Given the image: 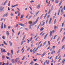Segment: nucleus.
I'll list each match as a JSON object with an SVG mask.
<instances>
[{"label":"nucleus","mask_w":65,"mask_h":65,"mask_svg":"<svg viewBox=\"0 0 65 65\" xmlns=\"http://www.w3.org/2000/svg\"><path fill=\"white\" fill-rule=\"evenodd\" d=\"M65 39V36H64L62 40V42H63V41H64V40Z\"/></svg>","instance_id":"24"},{"label":"nucleus","mask_w":65,"mask_h":65,"mask_svg":"<svg viewBox=\"0 0 65 65\" xmlns=\"http://www.w3.org/2000/svg\"><path fill=\"white\" fill-rule=\"evenodd\" d=\"M39 48V46H38L37 47L36 49L35 50V52H36V51H37L38 49V48Z\"/></svg>","instance_id":"20"},{"label":"nucleus","mask_w":65,"mask_h":65,"mask_svg":"<svg viewBox=\"0 0 65 65\" xmlns=\"http://www.w3.org/2000/svg\"><path fill=\"white\" fill-rule=\"evenodd\" d=\"M47 13H46L44 17V19L46 17V16L47 15Z\"/></svg>","instance_id":"16"},{"label":"nucleus","mask_w":65,"mask_h":65,"mask_svg":"<svg viewBox=\"0 0 65 65\" xmlns=\"http://www.w3.org/2000/svg\"><path fill=\"white\" fill-rule=\"evenodd\" d=\"M46 41H45V42L44 43V44H43V46L45 44H46Z\"/></svg>","instance_id":"28"},{"label":"nucleus","mask_w":65,"mask_h":65,"mask_svg":"<svg viewBox=\"0 0 65 65\" xmlns=\"http://www.w3.org/2000/svg\"><path fill=\"white\" fill-rule=\"evenodd\" d=\"M56 19H55L54 22V24H56Z\"/></svg>","instance_id":"43"},{"label":"nucleus","mask_w":65,"mask_h":65,"mask_svg":"<svg viewBox=\"0 0 65 65\" xmlns=\"http://www.w3.org/2000/svg\"><path fill=\"white\" fill-rule=\"evenodd\" d=\"M23 43H24V42H23V41H22L21 42V45H22V44H23Z\"/></svg>","instance_id":"37"},{"label":"nucleus","mask_w":65,"mask_h":65,"mask_svg":"<svg viewBox=\"0 0 65 65\" xmlns=\"http://www.w3.org/2000/svg\"><path fill=\"white\" fill-rule=\"evenodd\" d=\"M38 38H39L38 37H37V38H36V39H35L36 41H37V40L38 39Z\"/></svg>","instance_id":"62"},{"label":"nucleus","mask_w":65,"mask_h":65,"mask_svg":"<svg viewBox=\"0 0 65 65\" xmlns=\"http://www.w3.org/2000/svg\"><path fill=\"white\" fill-rule=\"evenodd\" d=\"M18 59H19V58H17L16 59V60H15L16 62H17V60H18Z\"/></svg>","instance_id":"42"},{"label":"nucleus","mask_w":65,"mask_h":65,"mask_svg":"<svg viewBox=\"0 0 65 65\" xmlns=\"http://www.w3.org/2000/svg\"><path fill=\"white\" fill-rule=\"evenodd\" d=\"M32 25L33 26L34 25L33 24H30L29 26V29H31V26H32Z\"/></svg>","instance_id":"23"},{"label":"nucleus","mask_w":65,"mask_h":65,"mask_svg":"<svg viewBox=\"0 0 65 65\" xmlns=\"http://www.w3.org/2000/svg\"><path fill=\"white\" fill-rule=\"evenodd\" d=\"M44 34H45V33H44L42 35L43 36Z\"/></svg>","instance_id":"59"},{"label":"nucleus","mask_w":65,"mask_h":65,"mask_svg":"<svg viewBox=\"0 0 65 65\" xmlns=\"http://www.w3.org/2000/svg\"><path fill=\"white\" fill-rule=\"evenodd\" d=\"M3 52L4 53H6V51L5 50V49H4L3 50Z\"/></svg>","instance_id":"53"},{"label":"nucleus","mask_w":65,"mask_h":65,"mask_svg":"<svg viewBox=\"0 0 65 65\" xmlns=\"http://www.w3.org/2000/svg\"><path fill=\"white\" fill-rule=\"evenodd\" d=\"M65 58L64 59V60L63 59L62 61V63L63 64H64L65 63Z\"/></svg>","instance_id":"14"},{"label":"nucleus","mask_w":65,"mask_h":65,"mask_svg":"<svg viewBox=\"0 0 65 65\" xmlns=\"http://www.w3.org/2000/svg\"><path fill=\"white\" fill-rule=\"evenodd\" d=\"M30 13L31 14H33V13H32V11H30Z\"/></svg>","instance_id":"38"},{"label":"nucleus","mask_w":65,"mask_h":65,"mask_svg":"<svg viewBox=\"0 0 65 65\" xmlns=\"http://www.w3.org/2000/svg\"><path fill=\"white\" fill-rule=\"evenodd\" d=\"M10 15L11 17H13V14L12 13H11Z\"/></svg>","instance_id":"34"},{"label":"nucleus","mask_w":65,"mask_h":65,"mask_svg":"<svg viewBox=\"0 0 65 65\" xmlns=\"http://www.w3.org/2000/svg\"><path fill=\"white\" fill-rule=\"evenodd\" d=\"M15 7V5H14L13 6V5L12 6V8H13V7Z\"/></svg>","instance_id":"54"},{"label":"nucleus","mask_w":65,"mask_h":65,"mask_svg":"<svg viewBox=\"0 0 65 65\" xmlns=\"http://www.w3.org/2000/svg\"><path fill=\"white\" fill-rule=\"evenodd\" d=\"M37 9H39L40 7V5H38L37 6Z\"/></svg>","instance_id":"6"},{"label":"nucleus","mask_w":65,"mask_h":65,"mask_svg":"<svg viewBox=\"0 0 65 65\" xmlns=\"http://www.w3.org/2000/svg\"><path fill=\"white\" fill-rule=\"evenodd\" d=\"M2 38H3L4 39H5V37L4 36H3L2 37Z\"/></svg>","instance_id":"32"},{"label":"nucleus","mask_w":65,"mask_h":65,"mask_svg":"<svg viewBox=\"0 0 65 65\" xmlns=\"http://www.w3.org/2000/svg\"><path fill=\"white\" fill-rule=\"evenodd\" d=\"M24 17V15H21V17H20L21 19L22 18H23Z\"/></svg>","instance_id":"26"},{"label":"nucleus","mask_w":65,"mask_h":65,"mask_svg":"<svg viewBox=\"0 0 65 65\" xmlns=\"http://www.w3.org/2000/svg\"><path fill=\"white\" fill-rule=\"evenodd\" d=\"M24 59H25V56H23L22 59V61H23V60H24Z\"/></svg>","instance_id":"45"},{"label":"nucleus","mask_w":65,"mask_h":65,"mask_svg":"<svg viewBox=\"0 0 65 65\" xmlns=\"http://www.w3.org/2000/svg\"><path fill=\"white\" fill-rule=\"evenodd\" d=\"M62 2H63V1H62V0L61 1L59 5V6H60V5H61V4H62Z\"/></svg>","instance_id":"9"},{"label":"nucleus","mask_w":65,"mask_h":65,"mask_svg":"<svg viewBox=\"0 0 65 65\" xmlns=\"http://www.w3.org/2000/svg\"><path fill=\"white\" fill-rule=\"evenodd\" d=\"M20 14H21V13H19L18 16H20Z\"/></svg>","instance_id":"60"},{"label":"nucleus","mask_w":65,"mask_h":65,"mask_svg":"<svg viewBox=\"0 0 65 65\" xmlns=\"http://www.w3.org/2000/svg\"><path fill=\"white\" fill-rule=\"evenodd\" d=\"M28 23L29 24H31L32 23V21H29L28 22Z\"/></svg>","instance_id":"33"},{"label":"nucleus","mask_w":65,"mask_h":65,"mask_svg":"<svg viewBox=\"0 0 65 65\" xmlns=\"http://www.w3.org/2000/svg\"><path fill=\"white\" fill-rule=\"evenodd\" d=\"M43 33V32H41L40 34V35H41Z\"/></svg>","instance_id":"57"},{"label":"nucleus","mask_w":65,"mask_h":65,"mask_svg":"<svg viewBox=\"0 0 65 65\" xmlns=\"http://www.w3.org/2000/svg\"><path fill=\"white\" fill-rule=\"evenodd\" d=\"M19 25L22 27H24V26H25V24H23V23H19Z\"/></svg>","instance_id":"4"},{"label":"nucleus","mask_w":65,"mask_h":65,"mask_svg":"<svg viewBox=\"0 0 65 65\" xmlns=\"http://www.w3.org/2000/svg\"><path fill=\"white\" fill-rule=\"evenodd\" d=\"M4 43L5 44V45H7V44L5 42V41H4Z\"/></svg>","instance_id":"31"},{"label":"nucleus","mask_w":65,"mask_h":65,"mask_svg":"<svg viewBox=\"0 0 65 65\" xmlns=\"http://www.w3.org/2000/svg\"><path fill=\"white\" fill-rule=\"evenodd\" d=\"M52 18L51 17L50 18L49 20V25H50V24H51V22H52Z\"/></svg>","instance_id":"3"},{"label":"nucleus","mask_w":65,"mask_h":65,"mask_svg":"<svg viewBox=\"0 0 65 65\" xmlns=\"http://www.w3.org/2000/svg\"><path fill=\"white\" fill-rule=\"evenodd\" d=\"M39 48V46H38L37 47L36 49L35 50V52H36V51H37L38 49V48Z\"/></svg>","instance_id":"19"},{"label":"nucleus","mask_w":65,"mask_h":65,"mask_svg":"<svg viewBox=\"0 0 65 65\" xmlns=\"http://www.w3.org/2000/svg\"><path fill=\"white\" fill-rule=\"evenodd\" d=\"M34 65H39V64H38L37 63H35V64Z\"/></svg>","instance_id":"64"},{"label":"nucleus","mask_w":65,"mask_h":65,"mask_svg":"<svg viewBox=\"0 0 65 65\" xmlns=\"http://www.w3.org/2000/svg\"><path fill=\"white\" fill-rule=\"evenodd\" d=\"M42 23H43V24L41 25V26H43L44 25V24H45V22H43V21L42 22Z\"/></svg>","instance_id":"17"},{"label":"nucleus","mask_w":65,"mask_h":65,"mask_svg":"<svg viewBox=\"0 0 65 65\" xmlns=\"http://www.w3.org/2000/svg\"><path fill=\"white\" fill-rule=\"evenodd\" d=\"M25 30H27V31H28V29L27 28H25Z\"/></svg>","instance_id":"52"},{"label":"nucleus","mask_w":65,"mask_h":65,"mask_svg":"<svg viewBox=\"0 0 65 65\" xmlns=\"http://www.w3.org/2000/svg\"><path fill=\"white\" fill-rule=\"evenodd\" d=\"M37 58L35 59H33V61H35V62H36V61H37Z\"/></svg>","instance_id":"35"},{"label":"nucleus","mask_w":65,"mask_h":65,"mask_svg":"<svg viewBox=\"0 0 65 65\" xmlns=\"http://www.w3.org/2000/svg\"><path fill=\"white\" fill-rule=\"evenodd\" d=\"M10 1H9V3H8V6H10Z\"/></svg>","instance_id":"25"},{"label":"nucleus","mask_w":65,"mask_h":65,"mask_svg":"<svg viewBox=\"0 0 65 65\" xmlns=\"http://www.w3.org/2000/svg\"><path fill=\"white\" fill-rule=\"evenodd\" d=\"M46 54V52H44L41 55V57L42 58Z\"/></svg>","instance_id":"2"},{"label":"nucleus","mask_w":65,"mask_h":65,"mask_svg":"<svg viewBox=\"0 0 65 65\" xmlns=\"http://www.w3.org/2000/svg\"><path fill=\"white\" fill-rule=\"evenodd\" d=\"M29 8L32 11H32V8H31V7H29Z\"/></svg>","instance_id":"44"},{"label":"nucleus","mask_w":65,"mask_h":65,"mask_svg":"<svg viewBox=\"0 0 65 65\" xmlns=\"http://www.w3.org/2000/svg\"><path fill=\"white\" fill-rule=\"evenodd\" d=\"M61 12H63V8H62V9H61Z\"/></svg>","instance_id":"48"},{"label":"nucleus","mask_w":65,"mask_h":65,"mask_svg":"<svg viewBox=\"0 0 65 65\" xmlns=\"http://www.w3.org/2000/svg\"><path fill=\"white\" fill-rule=\"evenodd\" d=\"M48 35V34H47L46 35H45V37L44 38V39H45L46 38V36H47Z\"/></svg>","instance_id":"8"},{"label":"nucleus","mask_w":65,"mask_h":65,"mask_svg":"<svg viewBox=\"0 0 65 65\" xmlns=\"http://www.w3.org/2000/svg\"><path fill=\"white\" fill-rule=\"evenodd\" d=\"M3 28V25H1V28L2 29Z\"/></svg>","instance_id":"46"},{"label":"nucleus","mask_w":65,"mask_h":65,"mask_svg":"<svg viewBox=\"0 0 65 65\" xmlns=\"http://www.w3.org/2000/svg\"><path fill=\"white\" fill-rule=\"evenodd\" d=\"M3 19H4L3 18H2L1 19V21H2V20H3Z\"/></svg>","instance_id":"61"},{"label":"nucleus","mask_w":65,"mask_h":65,"mask_svg":"<svg viewBox=\"0 0 65 65\" xmlns=\"http://www.w3.org/2000/svg\"><path fill=\"white\" fill-rule=\"evenodd\" d=\"M37 20H36L34 22V25H35L37 23Z\"/></svg>","instance_id":"18"},{"label":"nucleus","mask_w":65,"mask_h":65,"mask_svg":"<svg viewBox=\"0 0 65 65\" xmlns=\"http://www.w3.org/2000/svg\"><path fill=\"white\" fill-rule=\"evenodd\" d=\"M53 37H54V36H53L52 38H51V40H50V41H51L52 39H53Z\"/></svg>","instance_id":"49"},{"label":"nucleus","mask_w":65,"mask_h":65,"mask_svg":"<svg viewBox=\"0 0 65 65\" xmlns=\"http://www.w3.org/2000/svg\"><path fill=\"white\" fill-rule=\"evenodd\" d=\"M30 47H29L28 48L27 50V51H28L29 50H30Z\"/></svg>","instance_id":"56"},{"label":"nucleus","mask_w":65,"mask_h":65,"mask_svg":"<svg viewBox=\"0 0 65 65\" xmlns=\"http://www.w3.org/2000/svg\"><path fill=\"white\" fill-rule=\"evenodd\" d=\"M6 33V35H7V36H8V35H9V32H8V31H7Z\"/></svg>","instance_id":"10"},{"label":"nucleus","mask_w":65,"mask_h":65,"mask_svg":"<svg viewBox=\"0 0 65 65\" xmlns=\"http://www.w3.org/2000/svg\"><path fill=\"white\" fill-rule=\"evenodd\" d=\"M8 1V0H7L3 4V5L4 6L5 5V4H6V3Z\"/></svg>","instance_id":"12"},{"label":"nucleus","mask_w":65,"mask_h":65,"mask_svg":"<svg viewBox=\"0 0 65 65\" xmlns=\"http://www.w3.org/2000/svg\"><path fill=\"white\" fill-rule=\"evenodd\" d=\"M63 28H62L60 29V32L62 31V30H63Z\"/></svg>","instance_id":"58"},{"label":"nucleus","mask_w":65,"mask_h":65,"mask_svg":"<svg viewBox=\"0 0 65 65\" xmlns=\"http://www.w3.org/2000/svg\"><path fill=\"white\" fill-rule=\"evenodd\" d=\"M42 42V41H40L39 42L38 45H39V44H40V43H41Z\"/></svg>","instance_id":"50"},{"label":"nucleus","mask_w":65,"mask_h":65,"mask_svg":"<svg viewBox=\"0 0 65 65\" xmlns=\"http://www.w3.org/2000/svg\"><path fill=\"white\" fill-rule=\"evenodd\" d=\"M53 53H54V51H52L51 52V54L52 55L53 54Z\"/></svg>","instance_id":"47"},{"label":"nucleus","mask_w":65,"mask_h":65,"mask_svg":"<svg viewBox=\"0 0 65 65\" xmlns=\"http://www.w3.org/2000/svg\"><path fill=\"white\" fill-rule=\"evenodd\" d=\"M4 28H6V25H5V24H4Z\"/></svg>","instance_id":"40"},{"label":"nucleus","mask_w":65,"mask_h":65,"mask_svg":"<svg viewBox=\"0 0 65 65\" xmlns=\"http://www.w3.org/2000/svg\"><path fill=\"white\" fill-rule=\"evenodd\" d=\"M55 46H54L52 47V48L54 50V49L55 48Z\"/></svg>","instance_id":"55"},{"label":"nucleus","mask_w":65,"mask_h":65,"mask_svg":"<svg viewBox=\"0 0 65 65\" xmlns=\"http://www.w3.org/2000/svg\"><path fill=\"white\" fill-rule=\"evenodd\" d=\"M40 12V11H38L37 12L36 14V16L37 14H38L39 13V12Z\"/></svg>","instance_id":"21"},{"label":"nucleus","mask_w":65,"mask_h":65,"mask_svg":"<svg viewBox=\"0 0 65 65\" xmlns=\"http://www.w3.org/2000/svg\"><path fill=\"white\" fill-rule=\"evenodd\" d=\"M32 17V15H31L28 18V20H29V19H30V18H31Z\"/></svg>","instance_id":"30"},{"label":"nucleus","mask_w":65,"mask_h":65,"mask_svg":"<svg viewBox=\"0 0 65 65\" xmlns=\"http://www.w3.org/2000/svg\"><path fill=\"white\" fill-rule=\"evenodd\" d=\"M58 3H59V0H56L55 1V3L57 4Z\"/></svg>","instance_id":"15"},{"label":"nucleus","mask_w":65,"mask_h":65,"mask_svg":"<svg viewBox=\"0 0 65 65\" xmlns=\"http://www.w3.org/2000/svg\"><path fill=\"white\" fill-rule=\"evenodd\" d=\"M44 29V28L42 27H41L40 29V31H42Z\"/></svg>","instance_id":"27"},{"label":"nucleus","mask_w":65,"mask_h":65,"mask_svg":"<svg viewBox=\"0 0 65 65\" xmlns=\"http://www.w3.org/2000/svg\"><path fill=\"white\" fill-rule=\"evenodd\" d=\"M33 63V61H32L30 63V64H32Z\"/></svg>","instance_id":"63"},{"label":"nucleus","mask_w":65,"mask_h":65,"mask_svg":"<svg viewBox=\"0 0 65 65\" xmlns=\"http://www.w3.org/2000/svg\"><path fill=\"white\" fill-rule=\"evenodd\" d=\"M64 48V46L63 45L62 46V48H61V50H63Z\"/></svg>","instance_id":"39"},{"label":"nucleus","mask_w":65,"mask_h":65,"mask_svg":"<svg viewBox=\"0 0 65 65\" xmlns=\"http://www.w3.org/2000/svg\"><path fill=\"white\" fill-rule=\"evenodd\" d=\"M51 10L50 9L48 12V14H50V13H51Z\"/></svg>","instance_id":"22"},{"label":"nucleus","mask_w":65,"mask_h":65,"mask_svg":"<svg viewBox=\"0 0 65 65\" xmlns=\"http://www.w3.org/2000/svg\"><path fill=\"white\" fill-rule=\"evenodd\" d=\"M60 51H61V50L60 49H59L58 51L57 52V53L58 54V53H60Z\"/></svg>","instance_id":"29"},{"label":"nucleus","mask_w":65,"mask_h":65,"mask_svg":"<svg viewBox=\"0 0 65 65\" xmlns=\"http://www.w3.org/2000/svg\"><path fill=\"white\" fill-rule=\"evenodd\" d=\"M12 63H14V59H12Z\"/></svg>","instance_id":"13"},{"label":"nucleus","mask_w":65,"mask_h":65,"mask_svg":"<svg viewBox=\"0 0 65 65\" xmlns=\"http://www.w3.org/2000/svg\"><path fill=\"white\" fill-rule=\"evenodd\" d=\"M13 50H11V56H12V55H13Z\"/></svg>","instance_id":"7"},{"label":"nucleus","mask_w":65,"mask_h":65,"mask_svg":"<svg viewBox=\"0 0 65 65\" xmlns=\"http://www.w3.org/2000/svg\"><path fill=\"white\" fill-rule=\"evenodd\" d=\"M19 24H17L16 25V27L17 28L19 26Z\"/></svg>","instance_id":"36"},{"label":"nucleus","mask_w":65,"mask_h":65,"mask_svg":"<svg viewBox=\"0 0 65 65\" xmlns=\"http://www.w3.org/2000/svg\"><path fill=\"white\" fill-rule=\"evenodd\" d=\"M64 23H65V22H63V23L62 25V27H63V26H64Z\"/></svg>","instance_id":"41"},{"label":"nucleus","mask_w":65,"mask_h":65,"mask_svg":"<svg viewBox=\"0 0 65 65\" xmlns=\"http://www.w3.org/2000/svg\"><path fill=\"white\" fill-rule=\"evenodd\" d=\"M4 8V7L2 8H0V12H1L3 11V9Z\"/></svg>","instance_id":"5"},{"label":"nucleus","mask_w":65,"mask_h":65,"mask_svg":"<svg viewBox=\"0 0 65 65\" xmlns=\"http://www.w3.org/2000/svg\"><path fill=\"white\" fill-rule=\"evenodd\" d=\"M9 44L11 46H12V42H11V41H9Z\"/></svg>","instance_id":"11"},{"label":"nucleus","mask_w":65,"mask_h":65,"mask_svg":"<svg viewBox=\"0 0 65 65\" xmlns=\"http://www.w3.org/2000/svg\"><path fill=\"white\" fill-rule=\"evenodd\" d=\"M8 15V13H5L4 14L3 16V18H4V17H7V16Z\"/></svg>","instance_id":"1"},{"label":"nucleus","mask_w":65,"mask_h":65,"mask_svg":"<svg viewBox=\"0 0 65 65\" xmlns=\"http://www.w3.org/2000/svg\"><path fill=\"white\" fill-rule=\"evenodd\" d=\"M58 56H57L56 58H55V60H57V58H58Z\"/></svg>","instance_id":"51"}]
</instances>
